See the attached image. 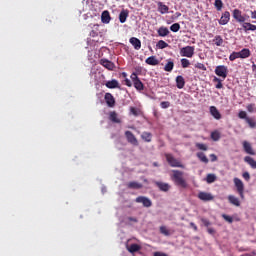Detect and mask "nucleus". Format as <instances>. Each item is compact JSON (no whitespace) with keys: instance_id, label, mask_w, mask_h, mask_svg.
Wrapping results in <instances>:
<instances>
[{"instance_id":"20","label":"nucleus","mask_w":256,"mask_h":256,"mask_svg":"<svg viewBox=\"0 0 256 256\" xmlns=\"http://www.w3.org/2000/svg\"><path fill=\"white\" fill-rule=\"evenodd\" d=\"M242 27L245 31V33H247L248 31H256V25L255 24H251L249 22H242Z\"/></svg>"},{"instance_id":"24","label":"nucleus","mask_w":256,"mask_h":256,"mask_svg":"<svg viewBox=\"0 0 256 256\" xmlns=\"http://www.w3.org/2000/svg\"><path fill=\"white\" fill-rule=\"evenodd\" d=\"M240 59H247L251 57V50L248 48L242 49L240 52H238Z\"/></svg>"},{"instance_id":"43","label":"nucleus","mask_w":256,"mask_h":256,"mask_svg":"<svg viewBox=\"0 0 256 256\" xmlns=\"http://www.w3.org/2000/svg\"><path fill=\"white\" fill-rule=\"evenodd\" d=\"M248 113H256V105L255 103H250L246 106Z\"/></svg>"},{"instance_id":"41","label":"nucleus","mask_w":256,"mask_h":256,"mask_svg":"<svg viewBox=\"0 0 256 256\" xmlns=\"http://www.w3.org/2000/svg\"><path fill=\"white\" fill-rule=\"evenodd\" d=\"M160 233L162 235H165V237H169L170 235H172L171 230L167 229L166 226H160Z\"/></svg>"},{"instance_id":"17","label":"nucleus","mask_w":256,"mask_h":256,"mask_svg":"<svg viewBox=\"0 0 256 256\" xmlns=\"http://www.w3.org/2000/svg\"><path fill=\"white\" fill-rule=\"evenodd\" d=\"M129 43H131L132 47H134L136 51H139V49H141V40H139V38L131 37L129 39Z\"/></svg>"},{"instance_id":"61","label":"nucleus","mask_w":256,"mask_h":256,"mask_svg":"<svg viewBox=\"0 0 256 256\" xmlns=\"http://www.w3.org/2000/svg\"><path fill=\"white\" fill-rule=\"evenodd\" d=\"M251 19H256V10L251 11Z\"/></svg>"},{"instance_id":"14","label":"nucleus","mask_w":256,"mask_h":256,"mask_svg":"<svg viewBox=\"0 0 256 256\" xmlns=\"http://www.w3.org/2000/svg\"><path fill=\"white\" fill-rule=\"evenodd\" d=\"M104 99L109 107H115V97H113V94L107 92L104 96Z\"/></svg>"},{"instance_id":"36","label":"nucleus","mask_w":256,"mask_h":256,"mask_svg":"<svg viewBox=\"0 0 256 256\" xmlns=\"http://www.w3.org/2000/svg\"><path fill=\"white\" fill-rule=\"evenodd\" d=\"M223 42V37H221V35H216L213 39V43H215L217 47H221V45H223Z\"/></svg>"},{"instance_id":"57","label":"nucleus","mask_w":256,"mask_h":256,"mask_svg":"<svg viewBox=\"0 0 256 256\" xmlns=\"http://www.w3.org/2000/svg\"><path fill=\"white\" fill-rule=\"evenodd\" d=\"M210 159H211L212 163H214V161H217V155L210 154Z\"/></svg>"},{"instance_id":"16","label":"nucleus","mask_w":256,"mask_h":256,"mask_svg":"<svg viewBox=\"0 0 256 256\" xmlns=\"http://www.w3.org/2000/svg\"><path fill=\"white\" fill-rule=\"evenodd\" d=\"M228 203H230V205H234V207H241V200H239L235 195L228 196Z\"/></svg>"},{"instance_id":"13","label":"nucleus","mask_w":256,"mask_h":256,"mask_svg":"<svg viewBox=\"0 0 256 256\" xmlns=\"http://www.w3.org/2000/svg\"><path fill=\"white\" fill-rule=\"evenodd\" d=\"M242 145L247 155H256L255 150H253V146H251V143H249L248 141H244Z\"/></svg>"},{"instance_id":"47","label":"nucleus","mask_w":256,"mask_h":256,"mask_svg":"<svg viewBox=\"0 0 256 256\" xmlns=\"http://www.w3.org/2000/svg\"><path fill=\"white\" fill-rule=\"evenodd\" d=\"M238 117H239V119H244V121H246L249 116L247 115V112H246V111L241 110V111L238 113Z\"/></svg>"},{"instance_id":"37","label":"nucleus","mask_w":256,"mask_h":256,"mask_svg":"<svg viewBox=\"0 0 256 256\" xmlns=\"http://www.w3.org/2000/svg\"><path fill=\"white\" fill-rule=\"evenodd\" d=\"M140 250H141V246H139V244H132L128 248L129 253H137V251H140Z\"/></svg>"},{"instance_id":"15","label":"nucleus","mask_w":256,"mask_h":256,"mask_svg":"<svg viewBox=\"0 0 256 256\" xmlns=\"http://www.w3.org/2000/svg\"><path fill=\"white\" fill-rule=\"evenodd\" d=\"M230 19L231 13H229V11L224 12L219 20V25H227Z\"/></svg>"},{"instance_id":"4","label":"nucleus","mask_w":256,"mask_h":256,"mask_svg":"<svg viewBox=\"0 0 256 256\" xmlns=\"http://www.w3.org/2000/svg\"><path fill=\"white\" fill-rule=\"evenodd\" d=\"M214 73L217 75V77H221L223 80H225L227 79V75H229V68H227L225 65H219L216 66Z\"/></svg>"},{"instance_id":"12","label":"nucleus","mask_w":256,"mask_h":256,"mask_svg":"<svg viewBox=\"0 0 256 256\" xmlns=\"http://www.w3.org/2000/svg\"><path fill=\"white\" fill-rule=\"evenodd\" d=\"M154 184L160 191H163L164 193H167V191L171 189V185H169V183L155 181Z\"/></svg>"},{"instance_id":"25","label":"nucleus","mask_w":256,"mask_h":256,"mask_svg":"<svg viewBox=\"0 0 256 256\" xmlns=\"http://www.w3.org/2000/svg\"><path fill=\"white\" fill-rule=\"evenodd\" d=\"M158 11L161 15H165V13H169V6L163 4V2H158Z\"/></svg>"},{"instance_id":"7","label":"nucleus","mask_w":256,"mask_h":256,"mask_svg":"<svg viewBox=\"0 0 256 256\" xmlns=\"http://www.w3.org/2000/svg\"><path fill=\"white\" fill-rule=\"evenodd\" d=\"M125 137L130 145H133L134 147H139V140H137V137H135V134H133V132L127 130L125 132Z\"/></svg>"},{"instance_id":"53","label":"nucleus","mask_w":256,"mask_h":256,"mask_svg":"<svg viewBox=\"0 0 256 256\" xmlns=\"http://www.w3.org/2000/svg\"><path fill=\"white\" fill-rule=\"evenodd\" d=\"M201 223H203L204 227L211 225V222L207 218H201Z\"/></svg>"},{"instance_id":"62","label":"nucleus","mask_w":256,"mask_h":256,"mask_svg":"<svg viewBox=\"0 0 256 256\" xmlns=\"http://www.w3.org/2000/svg\"><path fill=\"white\" fill-rule=\"evenodd\" d=\"M128 220L132 221L133 223H137V218L129 217Z\"/></svg>"},{"instance_id":"42","label":"nucleus","mask_w":256,"mask_h":256,"mask_svg":"<svg viewBox=\"0 0 256 256\" xmlns=\"http://www.w3.org/2000/svg\"><path fill=\"white\" fill-rule=\"evenodd\" d=\"M180 29L181 25L179 23H174L170 26V31H172V33H178Z\"/></svg>"},{"instance_id":"63","label":"nucleus","mask_w":256,"mask_h":256,"mask_svg":"<svg viewBox=\"0 0 256 256\" xmlns=\"http://www.w3.org/2000/svg\"><path fill=\"white\" fill-rule=\"evenodd\" d=\"M153 167H159V163L153 162Z\"/></svg>"},{"instance_id":"45","label":"nucleus","mask_w":256,"mask_h":256,"mask_svg":"<svg viewBox=\"0 0 256 256\" xmlns=\"http://www.w3.org/2000/svg\"><path fill=\"white\" fill-rule=\"evenodd\" d=\"M189 65H191V62L188 59L186 58L181 59V66L183 67V69H187Z\"/></svg>"},{"instance_id":"39","label":"nucleus","mask_w":256,"mask_h":256,"mask_svg":"<svg viewBox=\"0 0 256 256\" xmlns=\"http://www.w3.org/2000/svg\"><path fill=\"white\" fill-rule=\"evenodd\" d=\"M217 181V176L215 174H207L206 183H215Z\"/></svg>"},{"instance_id":"32","label":"nucleus","mask_w":256,"mask_h":256,"mask_svg":"<svg viewBox=\"0 0 256 256\" xmlns=\"http://www.w3.org/2000/svg\"><path fill=\"white\" fill-rule=\"evenodd\" d=\"M158 35H159V37H167V35H169V28H167L165 26H161L158 29Z\"/></svg>"},{"instance_id":"35","label":"nucleus","mask_w":256,"mask_h":256,"mask_svg":"<svg viewBox=\"0 0 256 256\" xmlns=\"http://www.w3.org/2000/svg\"><path fill=\"white\" fill-rule=\"evenodd\" d=\"M99 36V24H94L93 29L90 32V37H98Z\"/></svg>"},{"instance_id":"64","label":"nucleus","mask_w":256,"mask_h":256,"mask_svg":"<svg viewBox=\"0 0 256 256\" xmlns=\"http://www.w3.org/2000/svg\"><path fill=\"white\" fill-rule=\"evenodd\" d=\"M176 17H181V13L180 12H176Z\"/></svg>"},{"instance_id":"60","label":"nucleus","mask_w":256,"mask_h":256,"mask_svg":"<svg viewBox=\"0 0 256 256\" xmlns=\"http://www.w3.org/2000/svg\"><path fill=\"white\" fill-rule=\"evenodd\" d=\"M207 231H208L209 235H215V229L208 228Z\"/></svg>"},{"instance_id":"54","label":"nucleus","mask_w":256,"mask_h":256,"mask_svg":"<svg viewBox=\"0 0 256 256\" xmlns=\"http://www.w3.org/2000/svg\"><path fill=\"white\" fill-rule=\"evenodd\" d=\"M243 179H245V181H249L251 179V175L249 174V172H244L242 174Z\"/></svg>"},{"instance_id":"44","label":"nucleus","mask_w":256,"mask_h":256,"mask_svg":"<svg viewBox=\"0 0 256 256\" xmlns=\"http://www.w3.org/2000/svg\"><path fill=\"white\" fill-rule=\"evenodd\" d=\"M214 7L217 9V11H221V9H223V1L215 0Z\"/></svg>"},{"instance_id":"19","label":"nucleus","mask_w":256,"mask_h":256,"mask_svg":"<svg viewBox=\"0 0 256 256\" xmlns=\"http://www.w3.org/2000/svg\"><path fill=\"white\" fill-rule=\"evenodd\" d=\"M101 21L102 23L108 24L111 22V14L108 10H105L101 14Z\"/></svg>"},{"instance_id":"30","label":"nucleus","mask_w":256,"mask_h":256,"mask_svg":"<svg viewBox=\"0 0 256 256\" xmlns=\"http://www.w3.org/2000/svg\"><path fill=\"white\" fill-rule=\"evenodd\" d=\"M176 87L178 89H183V87H185V78H183V76L176 77Z\"/></svg>"},{"instance_id":"51","label":"nucleus","mask_w":256,"mask_h":256,"mask_svg":"<svg viewBox=\"0 0 256 256\" xmlns=\"http://www.w3.org/2000/svg\"><path fill=\"white\" fill-rule=\"evenodd\" d=\"M195 68L196 69H200L201 71H207V67L205 66V64H203V63H196L195 64Z\"/></svg>"},{"instance_id":"28","label":"nucleus","mask_w":256,"mask_h":256,"mask_svg":"<svg viewBox=\"0 0 256 256\" xmlns=\"http://www.w3.org/2000/svg\"><path fill=\"white\" fill-rule=\"evenodd\" d=\"M141 139H143V141H145L146 143H151L153 139V134H151V132H143L141 134Z\"/></svg>"},{"instance_id":"52","label":"nucleus","mask_w":256,"mask_h":256,"mask_svg":"<svg viewBox=\"0 0 256 256\" xmlns=\"http://www.w3.org/2000/svg\"><path fill=\"white\" fill-rule=\"evenodd\" d=\"M223 219L226 220L228 223H233V217L227 215V214H223L222 215Z\"/></svg>"},{"instance_id":"23","label":"nucleus","mask_w":256,"mask_h":256,"mask_svg":"<svg viewBox=\"0 0 256 256\" xmlns=\"http://www.w3.org/2000/svg\"><path fill=\"white\" fill-rule=\"evenodd\" d=\"M210 114L212 115V117H214V119H221V112H219V110L215 106L210 107Z\"/></svg>"},{"instance_id":"50","label":"nucleus","mask_w":256,"mask_h":256,"mask_svg":"<svg viewBox=\"0 0 256 256\" xmlns=\"http://www.w3.org/2000/svg\"><path fill=\"white\" fill-rule=\"evenodd\" d=\"M158 47L159 49H166V47H169V44H167V42L160 40L158 41Z\"/></svg>"},{"instance_id":"1","label":"nucleus","mask_w":256,"mask_h":256,"mask_svg":"<svg viewBox=\"0 0 256 256\" xmlns=\"http://www.w3.org/2000/svg\"><path fill=\"white\" fill-rule=\"evenodd\" d=\"M172 181H174L175 185L178 187H182V189H187V181L183 178V172L179 170L172 171Z\"/></svg>"},{"instance_id":"31","label":"nucleus","mask_w":256,"mask_h":256,"mask_svg":"<svg viewBox=\"0 0 256 256\" xmlns=\"http://www.w3.org/2000/svg\"><path fill=\"white\" fill-rule=\"evenodd\" d=\"M127 187L128 189H143V184L132 181L127 184Z\"/></svg>"},{"instance_id":"8","label":"nucleus","mask_w":256,"mask_h":256,"mask_svg":"<svg viewBox=\"0 0 256 256\" xmlns=\"http://www.w3.org/2000/svg\"><path fill=\"white\" fill-rule=\"evenodd\" d=\"M136 203H142L143 207H152L153 205V202L151 201V199H149L148 197L146 196H138L136 199H135Z\"/></svg>"},{"instance_id":"10","label":"nucleus","mask_w":256,"mask_h":256,"mask_svg":"<svg viewBox=\"0 0 256 256\" xmlns=\"http://www.w3.org/2000/svg\"><path fill=\"white\" fill-rule=\"evenodd\" d=\"M198 199H200V201H213L215 199V197L213 196V194L209 193V192H199L198 193Z\"/></svg>"},{"instance_id":"34","label":"nucleus","mask_w":256,"mask_h":256,"mask_svg":"<svg viewBox=\"0 0 256 256\" xmlns=\"http://www.w3.org/2000/svg\"><path fill=\"white\" fill-rule=\"evenodd\" d=\"M173 67H175V63L171 60H168V62L164 66V71L171 73V71H173Z\"/></svg>"},{"instance_id":"3","label":"nucleus","mask_w":256,"mask_h":256,"mask_svg":"<svg viewBox=\"0 0 256 256\" xmlns=\"http://www.w3.org/2000/svg\"><path fill=\"white\" fill-rule=\"evenodd\" d=\"M130 79L132 80L133 86L136 89V91H145V84L139 79V76L135 72H133L130 76Z\"/></svg>"},{"instance_id":"49","label":"nucleus","mask_w":256,"mask_h":256,"mask_svg":"<svg viewBox=\"0 0 256 256\" xmlns=\"http://www.w3.org/2000/svg\"><path fill=\"white\" fill-rule=\"evenodd\" d=\"M160 107L162 109H169L171 107V102L169 101H163L160 103Z\"/></svg>"},{"instance_id":"2","label":"nucleus","mask_w":256,"mask_h":256,"mask_svg":"<svg viewBox=\"0 0 256 256\" xmlns=\"http://www.w3.org/2000/svg\"><path fill=\"white\" fill-rule=\"evenodd\" d=\"M233 183L240 199H245V184H243V181L236 177L233 179Z\"/></svg>"},{"instance_id":"11","label":"nucleus","mask_w":256,"mask_h":256,"mask_svg":"<svg viewBox=\"0 0 256 256\" xmlns=\"http://www.w3.org/2000/svg\"><path fill=\"white\" fill-rule=\"evenodd\" d=\"M100 65H102V67H105V69H108V71H113V69H115V63L105 58L100 60Z\"/></svg>"},{"instance_id":"29","label":"nucleus","mask_w":256,"mask_h":256,"mask_svg":"<svg viewBox=\"0 0 256 256\" xmlns=\"http://www.w3.org/2000/svg\"><path fill=\"white\" fill-rule=\"evenodd\" d=\"M245 123H247V125L250 129H256V120H255V118L248 116L245 120Z\"/></svg>"},{"instance_id":"38","label":"nucleus","mask_w":256,"mask_h":256,"mask_svg":"<svg viewBox=\"0 0 256 256\" xmlns=\"http://www.w3.org/2000/svg\"><path fill=\"white\" fill-rule=\"evenodd\" d=\"M212 141H219V139H221V133L217 130L211 132V135H210Z\"/></svg>"},{"instance_id":"33","label":"nucleus","mask_w":256,"mask_h":256,"mask_svg":"<svg viewBox=\"0 0 256 256\" xmlns=\"http://www.w3.org/2000/svg\"><path fill=\"white\" fill-rule=\"evenodd\" d=\"M196 157H198L199 161H201L202 163H209V158H207V156L203 152H198L196 154Z\"/></svg>"},{"instance_id":"6","label":"nucleus","mask_w":256,"mask_h":256,"mask_svg":"<svg viewBox=\"0 0 256 256\" xmlns=\"http://www.w3.org/2000/svg\"><path fill=\"white\" fill-rule=\"evenodd\" d=\"M165 158L170 167H180L181 169H183V164H181V162H179V160H177L171 154H165Z\"/></svg>"},{"instance_id":"48","label":"nucleus","mask_w":256,"mask_h":256,"mask_svg":"<svg viewBox=\"0 0 256 256\" xmlns=\"http://www.w3.org/2000/svg\"><path fill=\"white\" fill-rule=\"evenodd\" d=\"M235 59H240L239 52H232L229 56L230 61H235Z\"/></svg>"},{"instance_id":"27","label":"nucleus","mask_w":256,"mask_h":256,"mask_svg":"<svg viewBox=\"0 0 256 256\" xmlns=\"http://www.w3.org/2000/svg\"><path fill=\"white\" fill-rule=\"evenodd\" d=\"M127 17H129V10L123 9L119 14L120 23H125V21H127Z\"/></svg>"},{"instance_id":"55","label":"nucleus","mask_w":256,"mask_h":256,"mask_svg":"<svg viewBox=\"0 0 256 256\" xmlns=\"http://www.w3.org/2000/svg\"><path fill=\"white\" fill-rule=\"evenodd\" d=\"M130 113H132V115H134L135 117L139 115V112H137V108L135 107L130 108Z\"/></svg>"},{"instance_id":"21","label":"nucleus","mask_w":256,"mask_h":256,"mask_svg":"<svg viewBox=\"0 0 256 256\" xmlns=\"http://www.w3.org/2000/svg\"><path fill=\"white\" fill-rule=\"evenodd\" d=\"M145 63L147 65H151L153 67L159 65V60L157 59V56H150L145 60Z\"/></svg>"},{"instance_id":"18","label":"nucleus","mask_w":256,"mask_h":256,"mask_svg":"<svg viewBox=\"0 0 256 256\" xmlns=\"http://www.w3.org/2000/svg\"><path fill=\"white\" fill-rule=\"evenodd\" d=\"M107 89H120L121 86H119V81H117L116 79L107 81L105 83Z\"/></svg>"},{"instance_id":"46","label":"nucleus","mask_w":256,"mask_h":256,"mask_svg":"<svg viewBox=\"0 0 256 256\" xmlns=\"http://www.w3.org/2000/svg\"><path fill=\"white\" fill-rule=\"evenodd\" d=\"M196 147L200 151H207V149H209V147H207V145L203 143H196Z\"/></svg>"},{"instance_id":"56","label":"nucleus","mask_w":256,"mask_h":256,"mask_svg":"<svg viewBox=\"0 0 256 256\" xmlns=\"http://www.w3.org/2000/svg\"><path fill=\"white\" fill-rule=\"evenodd\" d=\"M124 83L127 87H133V83H131V80H129V78H126L124 80Z\"/></svg>"},{"instance_id":"22","label":"nucleus","mask_w":256,"mask_h":256,"mask_svg":"<svg viewBox=\"0 0 256 256\" xmlns=\"http://www.w3.org/2000/svg\"><path fill=\"white\" fill-rule=\"evenodd\" d=\"M109 120L112 123H121V120L119 119V114H117V112H115V111H111L109 113Z\"/></svg>"},{"instance_id":"59","label":"nucleus","mask_w":256,"mask_h":256,"mask_svg":"<svg viewBox=\"0 0 256 256\" xmlns=\"http://www.w3.org/2000/svg\"><path fill=\"white\" fill-rule=\"evenodd\" d=\"M154 256H167L164 252H154Z\"/></svg>"},{"instance_id":"40","label":"nucleus","mask_w":256,"mask_h":256,"mask_svg":"<svg viewBox=\"0 0 256 256\" xmlns=\"http://www.w3.org/2000/svg\"><path fill=\"white\" fill-rule=\"evenodd\" d=\"M213 83H217L215 85L216 89H223V80H221L220 78H217L216 76H214Z\"/></svg>"},{"instance_id":"5","label":"nucleus","mask_w":256,"mask_h":256,"mask_svg":"<svg viewBox=\"0 0 256 256\" xmlns=\"http://www.w3.org/2000/svg\"><path fill=\"white\" fill-rule=\"evenodd\" d=\"M181 57H188L191 59L195 55V46H185L180 49Z\"/></svg>"},{"instance_id":"9","label":"nucleus","mask_w":256,"mask_h":256,"mask_svg":"<svg viewBox=\"0 0 256 256\" xmlns=\"http://www.w3.org/2000/svg\"><path fill=\"white\" fill-rule=\"evenodd\" d=\"M233 18L235 19V21H237L238 23H245V16H243L241 10L239 9H234L232 12Z\"/></svg>"},{"instance_id":"58","label":"nucleus","mask_w":256,"mask_h":256,"mask_svg":"<svg viewBox=\"0 0 256 256\" xmlns=\"http://www.w3.org/2000/svg\"><path fill=\"white\" fill-rule=\"evenodd\" d=\"M190 227H192V229H193L194 231H198V230H199V228L195 225L194 222H191V223H190Z\"/></svg>"},{"instance_id":"26","label":"nucleus","mask_w":256,"mask_h":256,"mask_svg":"<svg viewBox=\"0 0 256 256\" xmlns=\"http://www.w3.org/2000/svg\"><path fill=\"white\" fill-rule=\"evenodd\" d=\"M244 162L247 163L251 169H256V161L251 156L244 157Z\"/></svg>"}]
</instances>
